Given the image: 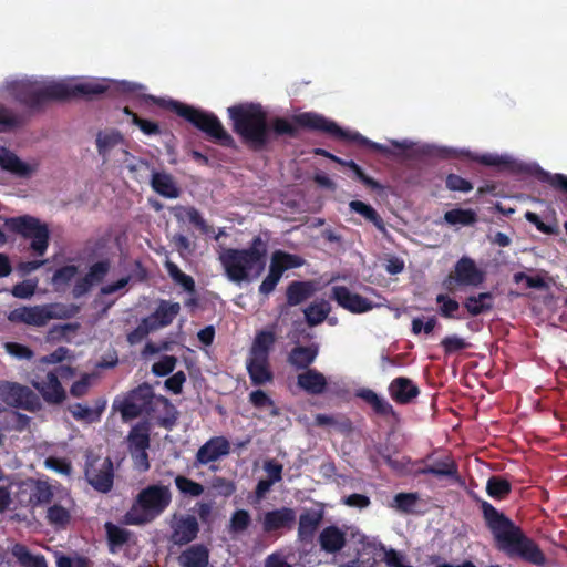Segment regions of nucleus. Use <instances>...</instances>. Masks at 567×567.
<instances>
[{
	"instance_id": "nucleus-6",
	"label": "nucleus",
	"mask_w": 567,
	"mask_h": 567,
	"mask_svg": "<svg viewBox=\"0 0 567 567\" xmlns=\"http://www.w3.org/2000/svg\"><path fill=\"white\" fill-rule=\"evenodd\" d=\"M172 503L168 486L152 484L141 489L125 519L131 525H143L162 515Z\"/></svg>"
},
{
	"instance_id": "nucleus-27",
	"label": "nucleus",
	"mask_w": 567,
	"mask_h": 567,
	"mask_svg": "<svg viewBox=\"0 0 567 567\" xmlns=\"http://www.w3.org/2000/svg\"><path fill=\"white\" fill-rule=\"evenodd\" d=\"M182 567H207L209 550L203 544H195L183 550L178 557Z\"/></svg>"
},
{
	"instance_id": "nucleus-25",
	"label": "nucleus",
	"mask_w": 567,
	"mask_h": 567,
	"mask_svg": "<svg viewBox=\"0 0 567 567\" xmlns=\"http://www.w3.org/2000/svg\"><path fill=\"white\" fill-rule=\"evenodd\" d=\"M179 311L181 305L178 302L161 300L155 311L146 318L153 326H156L157 330L159 328L169 326L179 313Z\"/></svg>"
},
{
	"instance_id": "nucleus-20",
	"label": "nucleus",
	"mask_w": 567,
	"mask_h": 567,
	"mask_svg": "<svg viewBox=\"0 0 567 567\" xmlns=\"http://www.w3.org/2000/svg\"><path fill=\"white\" fill-rule=\"evenodd\" d=\"M389 394L398 404H410L419 394V386L406 377L393 379L389 385Z\"/></svg>"
},
{
	"instance_id": "nucleus-60",
	"label": "nucleus",
	"mask_w": 567,
	"mask_h": 567,
	"mask_svg": "<svg viewBox=\"0 0 567 567\" xmlns=\"http://www.w3.org/2000/svg\"><path fill=\"white\" fill-rule=\"evenodd\" d=\"M176 362L174 355L165 354L152 365V372L157 377H166L174 371Z\"/></svg>"
},
{
	"instance_id": "nucleus-63",
	"label": "nucleus",
	"mask_w": 567,
	"mask_h": 567,
	"mask_svg": "<svg viewBox=\"0 0 567 567\" xmlns=\"http://www.w3.org/2000/svg\"><path fill=\"white\" fill-rule=\"evenodd\" d=\"M417 499L419 497L415 493H399L394 496L395 507L403 513H410Z\"/></svg>"
},
{
	"instance_id": "nucleus-49",
	"label": "nucleus",
	"mask_w": 567,
	"mask_h": 567,
	"mask_svg": "<svg viewBox=\"0 0 567 567\" xmlns=\"http://www.w3.org/2000/svg\"><path fill=\"white\" fill-rule=\"evenodd\" d=\"M537 177L543 183H547L555 190L567 195V175L560 173L551 174L542 168H538Z\"/></svg>"
},
{
	"instance_id": "nucleus-58",
	"label": "nucleus",
	"mask_w": 567,
	"mask_h": 567,
	"mask_svg": "<svg viewBox=\"0 0 567 567\" xmlns=\"http://www.w3.org/2000/svg\"><path fill=\"white\" fill-rule=\"evenodd\" d=\"M316 424L319 426H336L342 433H348L352 430V422L349 419L343 417L342 420L339 421L332 415L328 414H318L316 416Z\"/></svg>"
},
{
	"instance_id": "nucleus-45",
	"label": "nucleus",
	"mask_w": 567,
	"mask_h": 567,
	"mask_svg": "<svg viewBox=\"0 0 567 567\" xmlns=\"http://www.w3.org/2000/svg\"><path fill=\"white\" fill-rule=\"evenodd\" d=\"M13 555L23 567H48L44 556L32 555L23 545H16Z\"/></svg>"
},
{
	"instance_id": "nucleus-43",
	"label": "nucleus",
	"mask_w": 567,
	"mask_h": 567,
	"mask_svg": "<svg viewBox=\"0 0 567 567\" xmlns=\"http://www.w3.org/2000/svg\"><path fill=\"white\" fill-rule=\"evenodd\" d=\"M473 161L486 165V166H493V167H503L509 171H518L520 169L518 164L511 159L507 156H499L494 154H483V155H476L472 157Z\"/></svg>"
},
{
	"instance_id": "nucleus-24",
	"label": "nucleus",
	"mask_w": 567,
	"mask_h": 567,
	"mask_svg": "<svg viewBox=\"0 0 567 567\" xmlns=\"http://www.w3.org/2000/svg\"><path fill=\"white\" fill-rule=\"evenodd\" d=\"M297 384L307 393L312 395L322 394L328 386L326 377L316 369H308L305 372L299 373L297 377Z\"/></svg>"
},
{
	"instance_id": "nucleus-13",
	"label": "nucleus",
	"mask_w": 567,
	"mask_h": 567,
	"mask_svg": "<svg viewBox=\"0 0 567 567\" xmlns=\"http://www.w3.org/2000/svg\"><path fill=\"white\" fill-rule=\"evenodd\" d=\"M112 267L111 259L104 257L91 264L86 272L78 278L72 288V296L75 299L86 296L95 286L104 281Z\"/></svg>"
},
{
	"instance_id": "nucleus-1",
	"label": "nucleus",
	"mask_w": 567,
	"mask_h": 567,
	"mask_svg": "<svg viewBox=\"0 0 567 567\" xmlns=\"http://www.w3.org/2000/svg\"><path fill=\"white\" fill-rule=\"evenodd\" d=\"M233 131L241 142L255 152L267 148L269 143L279 136L297 137L298 126L310 131L326 133L337 140L354 142L372 151L389 154L390 150L373 142L359 132L346 131L336 122L318 113L305 112L293 117V123L280 116L268 122L267 111L259 103H240L227 110Z\"/></svg>"
},
{
	"instance_id": "nucleus-32",
	"label": "nucleus",
	"mask_w": 567,
	"mask_h": 567,
	"mask_svg": "<svg viewBox=\"0 0 567 567\" xmlns=\"http://www.w3.org/2000/svg\"><path fill=\"white\" fill-rule=\"evenodd\" d=\"M416 474L456 478L458 476V467L451 457H446L445 460H437L431 465L419 468Z\"/></svg>"
},
{
	"instance_id": "nucleus-7",
	"label": "nucleus",
	"mask_w": 567,
	"mask_h": 567,
	"mask_svg": "<svg viewBox=\"0 0 567 567\" xmlns=\"http://www.w3.org/2000/svg\"><path fill=\"white\" fill-rule=\"evenodd\" d=\"M4 225L9 231L30 240L29 250L33 256L45 255L50 244V230L47 224L37 217L23 215L6 218Z\"/></svg>"
},
{
	"instance_id": "nucleus-21",
	"label": "nucleus",
	"mask_w": 567,
	"mask_h": 567,
	"mask_svg": "<svg viewBox=\"0 0 567 567\" xmlns=\"http://www.w3.org/2000/svg\"><path fill=\"white\" fill-rule=\"evenodd\" d=\"M246 369L251 384L255 386L265 385L274 380L270 358L248 355L246 360Z\"/></svg>"
},
{
	"instance_id": "nucleus-44",
	"label": "nucleus",
	"mask_w": 567,
	"mask_h": 567,
	"mask_svg": "<svg viewBox=\"0 0 567 567\" xmlns=\"http://www.w3.org/2000/svg\"><path fill=\"white\" fill-rule=\"evenodd\" d=\"M22 115L16 114L11 109L0 104V132H10L23 126Z\"/></svg>"
},
{
	"instance_id": "nucleus-23",
	"label": "nucleus",
	"mask_w": 567,
	"mask_h": 567,
	"mask_svg": "<svg viewBox=\"0 0 567 567\" xmlns=\"http://www.w3.org/2000/svg\"><path fill=\"white\" fill-rule=\"evenodd\" d=\"M319 354V344L293 347L287 358L288 363L296 370H308Z\"/></svg>"
},
{
	"instance_id": "nucleus-53",
	"label": "nucleus",
	"mask_w": 567,
	"mask_h": 567,
	"mask_svg": "<svg viewBox=\"0 0 567 567\" xmlns=\"http://www.w3.org/2000/svg\"><path fill=\"white\" fill-rule=\"evenodd\" d=\"M105 529L107 534L109 545L112 551H115V547H121L128 540V532L121 528L113 523H106Z\"/></svg>"
},
{
	"instance_id": "nucleus-11",
	"label": "nucleus",
	"mask_w": 567,
	"mask_h": 567,
	"mask_svg": "<svg viewBox=\"0 0 567 567\" xmlns=\"http://www.w3.org/2000/svg\"><path fill=\"white\" fill-rule=\"evenodd\" d=\"M0 399L8 405L32 413L42 409L39 395L29 386L17 382L0 381Z\"/></svg>"
},
{
	"instance_id": "nucleus-15",
	"label": "nucleus",
	"mask_w": 567,
	"mask_h": 567,
	"mask_svg": "<svg viewBox=\"0 0 567 567\" xmlns=\"http://www.w3.org/2000/svg\"><path fill=\"white\" fill-rule=\"evenodd\" d=\"M331 298L343 309L352 313H364L373 309L374 305L359 293L352 292L346 286H334Z\"/></svg>"
},
{
	"instance_id": "nucleus-30",
	"label": "nucleus",
	"mask_w": 567,
	"mask_h": 567,
	"mask_svg": "<svg viewBox=\"0 0 567 567\" xmlns=\"http://www.w3.org/2000/svg\"><path fill=\"white\" fill-rule=\"evenodd\" d=\"M106 406L105 400H97L94 408H89L81 403H74L69 406V412L76 421H83L86 423H94L100 421L102 412Z\"/></svg>"
},
{
	"instance_id": "nucleus-28",
	"label": "nucleus",
	"mask_w": 567,
	"mask_h": 567,
	"mask_svg": "<svg viewBox=\"0 0 567 567\" xmlns=\"http://www.w3.org/2000/svg\"><path fill=\"white\" fill-rule=\"evenodd\" d=\"M346 534L339 527L332 525L323 528L319 535V544L326 553L334 554L346 545Z\"/></svg>"
},
{
	"instance_id": "nucleus-41",
	"label": "nucleus",
	"mask_w": 567,
	"mask_h": 567,
	"mask_svg": "<svg viewBox=\"0 0 567 567\" xmlns=\"http://www.w3.org/2000/svg\"><path fill=\"white\" fill-rule=\"evenodd\" d=\"M330 310H331V308H330L329 302L326 300H321L320 302H313V303L309 305L303 310V313H305L307 323L310 327H315L317 324L322 323L327 319Z\"/></svg>"
},
{
	"instance_id": "nucleus-3",
	"label": "nucleus",
	"mask_w": 567,
	"mask_h": 567,
	"mask_svg": "<svg viewBox=\"0 0 567 567\" xmlns=\"http://www.w3.org/2000/svg\"><path fill=\"white\" fill-rule=\"evenodd\" d=\"M482 511L487 527L502 549L511 558L517 557L536 566H543L545 555L539 546L516 526L506 515L488 502H483Z\"/></svg>"
},
{
	"instance_id": "nucleus-64",
	"label": "nucleus",
	"mask_w": 567,
	"mask_h": 567,
	"mask_svg": "<svg viewBox=\"0 0 567 567\" xmlns=\"http://www.w3.org/2000/svg\"><path fill=\"white\" fill-rule=\"evenodd\" d=\"M44 464L45 467L63 475H71L72 473L71 462L65 458L50 456L45 458Z\"/></svg>"
},
{
	"instance_id": "nucleus-55",
	"label": "nucleus",
	"mask_w": 567,
	"mask_h": 567,
	"mask_svg": "<svg viewBox=\"0 0 567 567\" xmlns=\"http://www.w3.org/2000/svg\"><path fill=\"white\" fill-rule=\"evenodd\" d=\"M79 268L75 265H65L58 268L52 276V284L56 288L68 286L78 274Z\"/></svg>"
},
{
	"instance_id": "nucleus-50",
	"label": "nucleus",
	"mask_w": 567,
	"mask_h": 567,
	"mask_svg": "<svg viewBox=\"0 0 567 567\" xmlns=\"http://www.w3.org/2000/svg\"><path fill=\"white\" fill-rule=\"evenodd\" d=\"M251 524V516L247 509H236L229 519L228 529L233 534H241L248 529Z\"/></svg>"
},
{
	"instance_id": "nucleus-35",
	"label": "nucleus",
	"mask_w": 567,
	"mask_h": 567,
	"mask_svg": "<svg viewBox=\"0 0 567 567\" xmlns=\"http://www.w3.org/2000/svg\"><path fill=\"white\" fill-rule=\"evenodd\" d=\"M493 295L491 292H480L476 296H468L463 307L472 317L480 316L493 309Z\"/></svg>"
},
{
	"instance_id": "nucleus-12",
	"label": "nucleus",
	"mask_w": 567,
	"mask_h": 567,
	"mask_svg": "<svg viewBox=\"0 0 567 567\" xmlns=\"http://www.w3.org/2000/svg\"><path fill=\"white\" fill-rule=\"evenodd\" d=\"M484 280V271L471 257L463 256L456 261L454 270L445 278L443 286L452 291L455 286L478 287Z\"/></svg>"
},
{
	"instance_id": "nucleus-40",
	"label": "nucleus",
	"mask_w": 567,
	"mask_h": 567,
	"mask_svg": "<svg viewBox=\"0 0 567 567\" xmlns=\"http://www.w3.org/2000/svg\"><path fill=\"white\" fill-rule=\"evenodd\" d=\"M512 492V484L499 475H493L486 483V493L494 499H505Z\"/></svg>"
},
{
	"instance_id": "nucleus-47",
	"label": "nucleus",
	"mask_w": 567,
	"mask_h": 567,
	"mask_svg": "<svg viewBox=\"0 0 567 567\" xmlns=\"http://www.w3.org/2000/svg\"><path fill=\"white\" fill-rule=\"evenodd\" d=\"M339 165L350 168L353 172L355 179L361 182L365 187L371 188L372 190L383 189V186L374 178L368 176L354 161L341 158V163H339Z\"/></svg>"
},
{
	"instance_id": "nucleus-62",
	"label": "nucleus",
	"mask_w": 567,
	"mask_h": 567,
	"mask_svg": "<svg viewBox=\"0 0 567 567\" xmlns=\"http://www.w3.org/2000/svg\"><path fill=\"white\" fill-rule=\"evenodd\" d=\"M445 186L449 190L452 192H462V193H468L473 189V184L463 178L462 176L457 174H449L445 178Z\"/></svg>"
},
{
	"instance_id": "nucleus-48",
	"label": "nucleus",
	"mask_w": 567,
	"mask_h": 567,
	"mask_svg": "<svg viewBox=\"0 0 567 567\" xmlns=\"http://www.w3.org/2000/svg\"><path fill=\"white\" fill-rule=\"evenodd\" d=\"M52 499V486L45 481H37L30 496V502L34 505H48Z\"/></svg>"
},
{
	"instance_id": "nucleus-38",
	"label": "nucleus",
	"mask_w": 567,
	"mask_h": 567,
	"mask_svg": "<svg viewBox=\"0 0 567 567\" xmlns=\"http://www.w3.org/2000/svg\"><path fill=\"white\" fill-rule=\"evenodd\" d=\"M123 142L122 134L116 130L100 131L96 136L97 153L105 157L115 146Z\"/></svg>"
},
{
	"instance_id": "nucleus-8",
	"label": "nucleus",
	"mask_w": 567,
	"mask_h": 567,
	"mask_svg": "<svg viewBox=\"0 0 567 567\" xmlns=\"http://www.w3.org/2000/svg\"><path fill=\"white\" fill-rule=\"evenodd\" d=\"M73 311L60 303L42 306H22L11 310L8 320L12 323H24L33 327H44L51 319H69Z\"/></svg>"
},
{
	"instance_id": "nucleus-22",
	"label": "nucleus",
	"mask_w": 567,
	"mask_h": 567,
	"mask_svg": "<svg viewBox=\"0 0 567 567\" xmlns=\"http://www.w3.org/2000/svg\"><path fill=\"white\" fill-rule=\"evenodd\" d=\"M323 519V511L309 508L299 516L298 538L301 542H311L315 533Z\"/></svg>"
},
{
	"instance_id": "nucleus-34",
	"label": "nucleus",
	"mask_w": 567,
	"mask_h": 567,
	"mask_svg": "<svg viewBox=\"0 0 567 567\" xmlns=\"http://www.w3.org/2000/svg\"><path fill=\"white\" fill-rule=\"evenodd\" d=\"M357 396L362 399L365 403L371 405L374 413L381 416L395 415L393 406L383 398L378 395L371 389H361L358 391Z\"/></svg>"
},
{
	"instance_id": "nucleus-5",
	"label": "nucleus",
	"mask_w": 567,
	"mask_h": 567,
	"mask_svg": "<svg viewBox=\"0 0 567 567\" xmlns=\"http://www.w3.org/2000/svg\"><path fill=\"white\" fill-rule=\"evenodd\" d=\"M165 106L205 133L215 143L228 148L237 147L234 137L225 130L220 120L214 113L175 100H169Z\"/></svg>"
},
{
	"instance_id": "nucleus-59",
	"label": "nucleus",
	"mask_w": 567,
	"mask_h": 567,
	"mask_svg": "<svg viewBox=\"0 0 567 567\" xmlns=\"http://www.w3.org/2000/svg\"><path fill=\"white\" fill-rule=\"evenodd\" d=\"M37 287L38 279H24L12 287L11 293L19 299H30L35 293Z\"/></svg>"
},
{
	"instance_id": "nucleus-26",
	"label": "nucleus",
	"mask_w": 567,
	"mask_h": 567,
	"mask_svg": "<svg viewBox=\"0 0 567 567\" xmlns=\"http://www.w3.org/2000/svg\"><path fill=\"white\" fill-rule=\"evenodd\" d=\"M277 337L275 326L260 330L256 333L248 355L270 358V352L276 343Z\"/></svg>"
},
{
	"instance_id": "nucleus-31",
	"label": "nucleus",
	"mask_w": 567,
	"mask_h": 567,
	"mask_svg": "<svg viewBox=\"0 0 567 567\" xmlns=\"http://www.w3.org/2000/svg\"><path fill=\"white\" fill-rule=\"evenodd\" d=\"M315 292L311 281H291L286 290L287 305L289 307L298 306L309 299Z\"/></svg>"
},
{
	"instance_id": "nucleus-9",
	"label": "nucleus",
	"mask_w": 567,
	"mask_h": 567,
	"mask_svg": "<svg viewBox=\"0 0 567 567\" xmlns=\"http://www.w3.org/2000/svg\"><path fill=\"white\" fill-rule=\"evenodd\" d=\"M155 401L169 404L167 398L156 396L153 386L146 382L133 389L123 401L120 411L124 420H133L142 414L151 415L155 411Z\"/></svg>"
},
{
	"instance_id": "nucleus-52",
	"label": "nucleus",
	"mask_w": 567,
	"mask_h": 567,
	"mask_svg": "<svg viewBox=\"0 0 567 567\" xmlns=\"http://www.w3.org/2000/svg\"><path fill=\"white\" fill-rule=\"evenodd\" d=\"M181 494L190 497H198L204 493V486L184 475H177L174 480Z\"/></svg>"
},
{
	"instance_id": "nucleus-61",
	"label": "nucleus",
	"mask_w": 567,
	"mask_h": 567,
	"mask_svg": "<svg viewBox=\"0 0 567 567\" xmlns=\"http://www.w3.org/2000/svg\"><path fill=\"white\" fill-rule=\"evenodd\" d=\"M441 347L444 350V353L446 355H450L452 353L465 350L468 348V343L465 341V339L453 334V336H446L441 341Z\"/></svg>"
},
{
	"instance_id": "nucleus-33",
	"label": "nucleus",
	"mask_w": 567,
	"mask_h": 567,
	"mask_svg": "<svg viewBox=\"0 0 567 567\" xmlns=\"http://www.w3.org/2000/svg\"><path fill=\"white\" fill-rule=\"evenodd\" d=\"M303 264V258L298 255H293L284 250H276L271 256L269 267L282 277L285 271L299 268Z\"/></svg>"
},
{
	"instance_id": "nucleus-46",
	"label": "nucleus",
	"mask_w": 567,
	"mask_h": 567,
	"mask_svg": "<svg viewBox=\"0 0 567 567\" xmlns=\"http://www.w3.org/2000/svg\"><path fill=\"white\" fill-rule=\"evenodd\" d=\"M476 214L472 209L454 208L444 214V220L450 225L470 226L476 223Z\"/></svg>"
},
{
	"instance_id": "nucleus-19",
	"label": "nucleus",
	"mask_w": 567,
	"mask_h": 567,
	"mask_svg": "<svg viewBox=\"0 0 567 567\" xmlns=\"http://www.w3.org/2000/svg\"><path fill=\"white\" fill-rule=\"evenodd\" d=\"M172 540L175 545H187L197 538L199 524L193 515H182L172 526Z\"/></svg>"
},
{
	"instance_id": "nucleus-57",
	"label": "nucleus",
	"mask_w": 567,
	"mask_h": 567,
	"mask_svg": "<svg viewBox=\"0 0 567 567\" xmlns=\"http://www.w3.org/2000/svg\"><path fill=\"white\" fill-rule=\"evenodd\" d=\"M156 326H153L147 318H143L135 329H133L126 337L130 344H137L142 342L150 332L155 331Z\"/></svg>"
},
{
	"instance_id": "nucleus-51",
	"label": "nucleus",
	"mask_w": 567,
	"mask_h": 567,
	"mask_svg": "<svg viewBox=\"0 0 567 567\" xmlns=\"http://www.w3.org/2000/svg\"><path fill=\"white\" fill-rule=\"evenodd\" d=\"M123 113L131 117L132 124L137 126L145 135H157L161 133L159 125L156 122L144 120L133 112L128 106L123 109Z\"/></svg>"
},
{
	"instance_id": "nucleus-42",
	"label": "nucleus",
	"mask_w": 567,
	"mask_h": 567,
	"mask_svg": "<svg viewBox=\"0 0 567 567\" xmlns=\"http://www.w3.org/2000/svg\"><path fill=\"white\" fill-rule=\"evenodd\" d=\"M351 210L364 217L367 220L372 223L378 229H384V221L379 213L369 204L361 200H352L349 204Z\"/></svg>"
},
{
	"instance_id": "nucleus-4",
	"label": "nucleus",
	"mask_w": 567,
	"mask_h": 567,
	"mask_svg": "<svg viewBox=\"0 0 567 567\" xmlns=\"http://www.w3.org/2000/svg\"><path fill=\"white\" fill-rule=\"evenodd\" d=\"M267 246L260 236L254 237L245 249L226 248L219 255V261L227 278L236 284L249 280L251 272L259 275L265 267Z\"/></svg>"
},
{
	"instance_id": "nucleus-2",
	"label": "nucleus",
	"mask_w": 567,
	"mask_h": 567,
	"mask_svg": "<svg viewBox=\"0 0 567 567\" xmlns=\"http://www.w3.org/2000/svg\"><path fill=\"white\" fill-rule=\"evenodd\" d=\"M102 82H82L66 84L63 82H41L20 79L7 82L6 91L20 105L31 112H42L50 102H64L76 97H92L109 90Z\"/></svg>"
},
{
	"instance_id": "nucleus-29",
	"label": "nucleus",
	"mask_w": 567,
	"mask_h": 567,
	"mask_svg": "<svg viewBox=\"0 0 567 567\" xmlns=\"http://www.w3.org/2000/svg\"><path fill=\"white\" fill-rule=\"evenodd\" d=\"M151 186L154 192L165 198H177L181 194L173 176L166 172H153Z\"/></svg>"
},
{
	"instance_id": "nucleus-54",
	"label": "nucleus",
	"mask_w": 567,
	"mask_h": 567,
	"mask_svg": "<svg viewBox=\"0 0 567 567\" xmlns=\"http://www.w3.org/2000/svg\"><path fill=\"white\" fill-rule=\"evenodd\" d=\"M178 209L184 213L188 221L193 224L197 229H199L202 234L210 235L214 233V228L207 224L198 209L195 207H179Z\"/></svg>"
},
{
	"instance_id": "nucleus-37",
	"label": "nucleus",
	"mask_w": 567,
	"mask_h": 567,
	"mask_svg": "<svg viewBox=\"0 0 567 567\" xmlns=\"http://www.w3.org/2000/svg\"><path fill=\"white\" fill-rule=\"evenodd\" d=\"M128 451L147 450L150 447V427L146 423H137L127 435Z\"/></svg>"
},
{
	"instance_id": "nucleus-18",
	"label": "nucleus",
	"mask_w": 567,
	"mask_h": 567,
	"mask_svg": "<svg viewBox=\"0 0 567 567\" xmlns=\"http://www.w3.org/2000/svg\"><path fill=\"white\" fill-rule=\"evenodd\" d=\"M0 168L19 178H29L35 171L6 146H0Z\"/></svg>"
},
{
	"instance_id": "nucleus-17",
	"label": "nucleus",
	"mask_w": 567,
	"mask_h": 567,
	"mask_svg": "<svg viewBox=\"0 0 567 567\" xmlns=\"http://www.w3.org/2000/svg\"><path fill=\"white\" fill-rule=\"evenodd\" d=\"M32 385L49 404H61L66 398V392L63 389L55 371L48 372L41 380H33Z\"/></svg>"
},
{
	"instance_id": "nucleus-10",
	"label": "nucleus",
	"mask_w": 567,
	"mask_h": 567,
	"mask_svg": "<svg viewBox=\"0 0 567 567\" xmlns=\"http://www.w3.org/2000/svg\"><path fill=\"white\" fill-rule=\"evenodd\" d=\"M84 475L87 483L97 492L106 494L114 485V466L110 457L101 458L87 455L85 460Z\"/></svg>"
},
{
	"instance_id": "nucleus-39",
	"label": "nucleus",
	"mask_w": 567,
	"mask_h": 567,
	"mask_svg": "<svg viewBox=\"0 0 567 567\" xmlns=\"http://www.w3.org/2000/svg\"><path fill=\"white\" fill-rule=\"evenodd\" d=\"M164 266L176 285L181 286L188 293L196 292L195 280L192 276L183 272L179 267L171 260H166Z\"/></svg>"
},
{
	"instance_id": "nucleus-56",
	"label": "nucleus",
	"mask_w": 567,
	"mask_h": 567,
	"mask_svg": "<svg viewBox=\"0 0 567 567\" xmlns=\"http://www.w3.org/2000/svg\"><path fill=\"white\" fill-rule=\"evenodd\" d=\"M436 302L439 305H441L440 306V315L443 318L461 319L460 316L455 315V312H457L460 309V303L455 299H452L449 296L441 293V295L436 296Z\"/></svg>"
},
{
	"instance_id": "nucleus-16",
	"label": "nucleus",
	"mask_w": 567,
	"mask_h": 567,
	"mask_svg": "<svg viewBox=\"0 0 567 567\" xmlns=\"http://www.w3.org/2000/svg\"><path fill=\"white\" fill-rule=\"evenodd\" d=\"M229 453V441L225 436H213L198 449L195 456V464L207 465L227 456Z\"/></svg>"
},
{
	"instance_id": "nucleus-36",
	"label": "nucleus",
	"mask_w": 567,
	"mask_h": 567,
	"mask_svg": "<svg viewBox=\"0 0 567 567\" xmlns=\"http://www.w3.org/2000/svg\"><path fill=\"white\" fill-rule=\"evenodd\" d=\"M45 519L55 530H64L71 524V512L60 504H53L48 507Z\"/></svg>"
},
{
	"instance_id": "nucleus-14",
	"label": "nucleus",
	"mask_w": 567,
	"mask_h": 567,
	"mask_svg": "<svg viewBox=\"0 0 567 567\" xmlns=\"http://www.w3.org/2000/svg\"><path fill=\"white\" fill-rule=\"evenodd\" d=\"M296 518V511L291 507L282 506L267 511L261 517L262 530L266 534H272L279 530H291L295 526Z\"/></svg>"
}]
</instances>
